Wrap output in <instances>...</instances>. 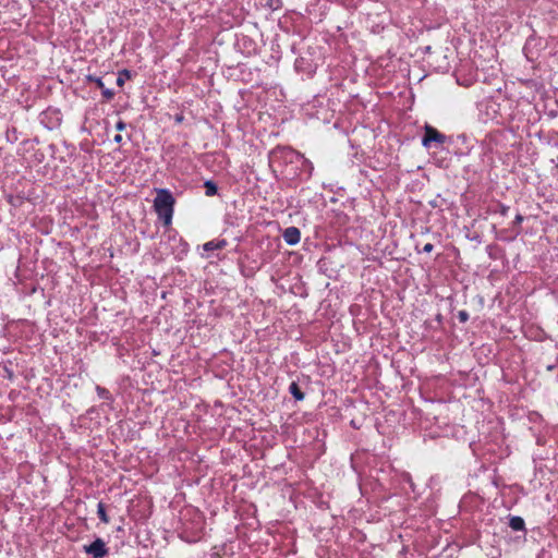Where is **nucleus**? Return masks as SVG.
I'll use <instances>...</instances> for the list:
<instances>
[{"instance_id":"f257e3e1","label":"nucleus","mask_w":558,"mask_h":558,"mask_svg":"<svg viewBox=\"0 0 558 558\" xmlns=\"http://www.w3.org/2000/svg\"><path fill=\"white\" fill-rule=\"evenodd\" d=\"M157 196L154 201V208L158 217L163 221L165 226H169L172 221L174 197L165 189H157Z\"/></svg>"},{"instance_id":"f03ea898","label":"nucleus","mask_w":558,"mask_h":558,"mask_svg":"<svg viewBox=\"0 0 558 558\" xmlns=\"http://www.w3.org/2000/svg\"><path fill=\"white\" fill-rule=\"evenodd\" d=\"M446 138L447 137L442 133L437 131L435 128H433L430 125H426L425 134L422 140V144L424 147L428 148V147H430V144L433 142H435L437 144H444L446 142Z\"/></svg>"},{"instance_id":"7ed1b4c3","label":"nucleus","mask_w":558,"mask_h":558,"mask_svg":"<svg viewBox=\"0 0 558 558\" xmlns=\"http://www.w3.org/2000/svg\"><path fill=\"white\" fill-rule=\"evenodd\" d=\"M84 551L92 555L93 558H105L108 554L106 544L101 538H97L92 544L85 545Z\"/></svg>"},{"instance_id":"20e7f679","label":"nucleus","mask_w":558,"mask_h":558,"mask_svg":"<svg viewBox=\"0 0 558 558\" xmlns=\"http://www.w3.org/2000/svg\"><path fill=\"white\" fill-rule=\"evenodd\" d=\"M283 239L290 245L299 243L301 239L300 230L295 227L287 228L283 232Z\"/></svg>"},{"instance_id":"39448f33","label":"nucleus","mask_w":558,"mask_h":558,"mask_svg":"<svg viewBox=\"0 0 558 558\" xmlns=\"http://www.w3.org/2000/svg\"><path fill=\"white\" fill-rule=\"evenodd\" d=\"M227 246L226 240H213L203 245L204 251L222 250Z\"/></svg>"},{"instance_id":"423d86ee","label":"nucleus","mask_w":558,"mask_h":558,"mask_svg":"<svg viewBox=\"0 0 558 558\" xmlns=\"http://www.w3.org/2000/svg\"><path fill=\"white\" fill-rule=\"evenodd\" d=\"M88 80L96 83V85L101 89L102 96L106 99L109 100V99H111L113 97L114 93L111 89H108V88L105 87L104 82L101 81V78L89 76Z\"/></svg>"},{"instance_id":"0eeeda50","label":"nucleus","mask_w":558,"mask_h":558,"mask_svg":"<svg viewBox=\"0 0 558 558\" xmlns=\"http://www.w3.org/2000/svg\"><path fill=\"white\" fill-rule=\"evenodd\" d=\"M289 391L296 400L301 401L304 399V393L301 391L299 385L295 381L291 383Z\"/></svg>"},{"instance_id":"6e6552de","label":"nucleus","mask_w":558,"mask_h":558,"mask_svg":"<svg viewBox=\"0 0 558 558\" xmlns=\"http://www.w3.org/2000/svg\"><path fill=\"white\" fill-rule=\"evenodd\" d=\"M509 525L514 531H522L524 529V521L520 517H512L510 519Z\"/></svg>"},{"instance_id":"1a4fd4ad","label":"nucleus","mask_w":558,"mask_h":558,"mask_svg":"<svg viewBox=\"0 0 558 558\" xmlns=\"http://www.w3.org/2000/svg\"><path fill=\"white\" fill-rule=\"evenodd\" d=\"M97 513H98L99 519L104 523H109V518H108V515L106 513L105 505L102 502L98 504V506H97Z\"/></svg>"},{"instance_id":"9d476101","label":"nucleus","mask_w":558,"mask_h":558,"mask_svg":"<svg viewBox=\"0 0 558 558\" xmlns=\"http://www.w3.org/2000/svg\"><path fill=\"white\" fill-rule=\"evenodd\" d=\"M205 189H206V195L207 196H214L217 194V185L211 181L205 182Z\"/></svg>"},{"instance_id":"9b49d317","label":"nucleus","mask_w":558,"mask_h":558,"mask_svg":"<svg viewBox=\"0 0 558 558\" xmlns=\"http://www.w3.org/2000/svg\"><path fill=\"white\" fill-rule=\"evenodd\" d=\"M124 75H125L126 77H129V74H128V72H126V71H124V73H120V74H119V76H118V78H117V84H118L119 86H122V85L124 84V81H125Z\"/></svg>"},{"instance_id":"f8f14e48","label":"nucleus","mask_w":558,"mask_h":558,"mask_svg":"<svg viewBox=\"0 0 558 558\" xmlns=\"http://www.w3.org/2000/svg\"><path fill=\"white\" fill-rule=\"evenodd\" d=\"M458 318L461 323H465L469 319V314L465 311H460L458 313Z\"/></svg>"},{"instance_id":"ddd939ff","label":"nucleus","mask_w":558,"mask_h":558,"mask_svg":"<svg viewBox=\"0 0 558 558\" xmlns=\"http://www.w3.org/2000/svg\"><path fill=\"white\" fill-rule=\"evenodd\" d=\"M434 248V245L432 243H426L424 246H423V252L425 253H430Z\"/></svg>"},{"instance_id":"4468645a","label":"nucleus","mask_w":558,"mask_h":558,"mask_svg":"<svg viewBox=\"0 0 558 558\" xmlns=\"http://www.w3.org/2000/svg\"><path fill=\"white\" fill-rule=\"evenodd\" d=\"M116 129L118 131H123L125 129V123L122 120L118 121V123L116 124Z\"/></svg>"},{"instance_id":"2eb2a0df","label":"nucleus","mask_w":558,"mask_h":558,"mask_svg":"<svg viewBox=\"0 0 558 558\" xmlns=\"http://www.w3.org/2000/svg\"><path fill=\"white\" fill-rule=\"evenodd\" d=\"M97 391L99 393L100 397H107L108 395V391L104 388H100V387H97Z\"/></svg>"},{"instance_id":"dca6fc26","label":"nucleus","mask_w":558,"mask_h":558,"mask_svg":"<svg viewBox=\"0 0 558 558\" xmlns=\"http://www.w3.org/2000/svg\"><path fill=\"white\" fill-rule=\"evenodd\" d=\"M113 140L116 143L120 144L122 142V136L120 134H117Z\"/></svg>"},{"instance_id":"f3484780","label":"nucleus","mask_w":558,"mask_h":558,"mask_svg":"<svg viewBox=\"0 0 558 558\" xmlns=\"http://www.w3.org/2000/svg\"><path fill=\"white\" fill-rule=\"evenodd\" d=\"M515 220L519 221V222L522 221V216H520V215L517 216Z\"/></svg>"}]
</instances>
